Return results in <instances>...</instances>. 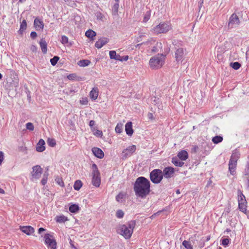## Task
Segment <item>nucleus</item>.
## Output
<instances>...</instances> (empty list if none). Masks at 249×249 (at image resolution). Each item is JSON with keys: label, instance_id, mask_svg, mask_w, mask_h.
Wrapping results in <instances>:
<instances>
[{"label": "nucleus", "instance_id": "nucleus-5", "mask_svg": "<svg viewBox=\"0 0 249 249\" xmlns=\"http://www.w3.org/2000/svg\"><path fill=\"white\" fill-rule=\"evenodd\" d=\"M171 29V25L167 23L162 22L154 27L152 31L156 34L166 33Z\"/></svg>", "mask_w": 249, "mask_h": 249}, {"label": "nucleus", "instance_id": "nucleus-28", "mask_svg": "<svg viewBox=\"0 0 249 249\" xmlns=\"http://www.w3.org/2000/svg\"><path fill=\"white\" fill-rule=\"evenodd\" d=\"M68 220L67 217L64 215L57 216L56 217V221L58 223H64Z\"/></svg>", "mask_w": 249, "mask_h": 249}, {"label": "nucleus", "instance_id": "nucleus-7", "mask_svg": "<svg viewBox=\"0 0 249 249\" xmlns=\"http://www.w3.org/2000/svg\"><path fill=\"white\" fill-rule=\"evenodd\" d=\"M117 231L126 239H129L133 233L132 230L129 229L127 226L125 225H120L118 228Z\"/></svg>", "mask_w": 249, "mask_h": 249}, {"label": "nucleus", "instance_id": "nucleus-36", "mask_svg": "<svg viewBox=\"0 0 249 249\" xmlns=\"http://www.w3.org/2000/svg\"><path fill=\"white\" fill-rule=\"evenodd\" d=\"M230 66L234 70H238L241 67V64L237 62H233V63H231Z\"/></svg>", "mask_w": 249, "mask_h": 249}, {"label": "nucleus", "instance_id": "nucleus-19", "mask_svg": "<svg viewBox=\"0 0 249 249\" xmlns=\"http://www.w3.org/2000/svg\"><path fill=\"white\" fill-rule=\"evenodd\" d=\"M34 26L36 30H42L44 27V24L42 20L36 18L34 20Z\"/></svg>", "mask_w": 249, "mask_h": 249}, {"label": "nucleus", "instance_id": "nucleus-64", "mask_svg": "<svg viewBox=\"0 0 249 249\" xmlns=\"http://www.w3.org/2000/svg\"><path fill=\"white\" fill-rule=\"evenodd\" d=\"M70 244H71V247L74 248V246L73 244L72 243H71V240Z\"/></svg>", "mask_w": 249, "mask_h": 249}, {"label": "nucleus", "instance_id": "nucleus-43", "mask_svg": "<svg viewBox=\"0 0 249 249\" xmlns=\"http://www.w3.org/2000/svg\"><path fill=\"white\" fill-rule=\"evenodd\" d=\"M135 226V221H131L129 222L128 225L127 226L129 229L132 230V232L133 231V229Z\"/></svg>", "mask_w": 249, "mask_h": 249}, {"label": "nucleus", "instance_id": "nucleus-11", "mask_svg": "<svg viewBox=\"0 0 249 249\" xmlns=\"http://www.w3.org/2000/svg\"><path fill=\"white\" fill-rule=\"evenodd\" d=\"M186 54V51L185 49L182 48L177 49L175 53V58L176 61L178 62H182L185 58Z\"/></svg>", "mask_w": 249, "mask_h": 249}, {"label": "nucleus", "instance_id": "nucleus-27", "mask_svg": "<svg viewBox=\"0 0 249 249\" xmlns=\"http://www.w3.org/2000/svg\"><path fill=\"white\" fill-rule=\"evenodd\" d=\"M96 33L93 30L89 29L85 33V36L90 39H93V37L95 36Z\"/></svg>", "mask_w": 249, "mask_h": 249}, {"label": "nucleus", "instance_id": "nucleus-62", "mask_svg": "<svg viewBox=\"0 0 249 249\" xmlns=\"http://www.w3.org/2000/svg\"><path fill=\"white\" fill-rule=\"evenodd\" d=\"M18 86V79H16V82H15V87H17Z\"/></svg>", "mask_w": 249, "mask_h": 249}, {"label": "nucleus", "instance_id": "nucleus-20", "mask_svg": "<svg viewBox=\"0 0 249 249\" xmlns=\"http://www.w3.org/2000/svg\"><path fill=\"white\" fill-rule=\"evenodd\" d=\"M45 143V142L43 139H40L36 147V151L39 152L44 151L45 149L44 146Z\"/></svg>", "mask_w": 249, "mask_h": 249}, {"label": "nucleus", "instance_id": "nucleus-29", "mask_svg": "<svg viewBox=\"0 0 249 249\" xmlns=\"http://www.w3.org/2000/svg\"><path fill=\"white\" fill-rule=\"evenodd\" d=\"M90 63V61L88 60H82L79 61L78 65L81 67H86Z\"/></svg>", "mask_w": 249, "mask_h": 249}, {"label": "nucleus", "instance_id": "nucleus-54", "mask_svg": "<svg viewBox=\"0 0 249 249\" xmlns=\"http://www.w3.org/2000/svg\"><path fill=\"white\" fill-rule=\"evenodd\" d=\"M75 77V75L74 74H71L68 76L69 79H73Z\"/></svg>", "mask_w": 249, "mask_h": 249}, {"label": "nucleus", "instance_id": "nucleus-55", "mask_svg": "<svg viewBox=\"0 0 249 249\" xmlns=\"http://www.w3.org/2000/svg\"><path fill=\"white\" fill-rule=\"evenodd\" d=\"M89 126L92 127V126H93L94 125H95V121H93V120H91L90 122H89Z\"/></svg>", "mask_w": 249, "mask_h": 249}, {"label": "nucleus", "instance_id": "nucleus-31", "mask_svg": "<svg viewBox=\"0 0 249 249\" xmlns=\"http://www.w3.org/2000/svg\"><path fill=\"white\" fill-rule=\"evenodd\" d=\"M223 141V137L220 136H216L212 139V141L214 143L217 144Z\"/></svg>", "mask_w": 249, "mask_h": 249}, {"label": "nucleus", "instance_id": "nucleus-24", "mask_svg": "<svg viewBox=\"0 0 249 249\" xmlns=\"http://www.w3.org/2000/svg\"><path fill=\"white\" fill-rule=\"evenodd\" d=\"M172 163L176 166L181 167L184 164V162L181 161V160L177 157H174L172 160Z\"/></svg>", "mask_w": 249, "mask_h": 249}, {"label": "nucleus", "instance_id": "nucleus-35", "mask_svg": "<svg viewBox=\"0 0 249 249\" xmlns=\"http://www.w3.org/2000/svg\"><path fill=\"white\" fill-rule=\"evenodd\" d=\"M26 26H27L26 21L25 19H24L20 24V28L19 29V32H20V33H22V32H23L26 29Z\"/></svg>", "mask_w": 249, "mask_h": 249}, {"label": "nucleus", "instance_id": "nucleus-60", "mask_svg": "<svg viewBox=\"0 0 249 249\" xmlns=\"http://www.w3.org/2000/svg\"><path fill=\"white\" fill-rule=\"evenodd\" d=\"M5 192L3 189L2 188H0V194H4Z\"/></svg>", "mask_w": 249, "mask_h": 249}, {"label": "nucleus", "instance_id": "nucleus-50", "mask_svg": "<svg viewBox=\"0 0 249 249\" xmlns=\"http://www.w3.org/2000/svg\"><path fill=\"white\" fill-rule=\"evenodd\" d=\"M4 160V154L2 151H0V165L1 164Z\"/></svg>", "mask_w": 249, "mask_h": 249}, {"label": "nucleus", "instance_id": "nucleus-42", "mask_svg": "<svg viewBox=\"0 0 249 249\" xmlns=\"http://www.w3.org/2000/svg\"><path fill=\"white\" fill-rule=\"evenodd\" d=\"M124 213L122 210H118L116 213V215L118 218H121L124 216Z\"/></svg>", "mask_w": 249, "mask_h": 249}, {"label": "nucleus", "instance_id": "nucleus-23", "mask_svg": "<svg viewBox=\"0 0 249 249\" xmlns=\"http://www.w3.org/2000/svg\"><path fill=\"white\" fill-rule=\"evenodd\" d=\"M126 194L123 192H120L116 196V200L119 203H122L125 200Z\"/></svg>", "mask_w": 249, "mask_h": 249}, {"label": "nucleus", "instance_id": "nucleus-37", "mask_svg": "<svg viewBox=\"0 0 249 249\" xmlns=\"http://www.w3.org/2000/svg\"><path fill=\"white\" fill-rule=\"evenodd\" d=\"M48 145L51 147H53L56 145V142L54 139L49 138L47 140Z\"/></svg>", "mask_w": 249, "mask_h": 249}, {"label": "nucleus", "instance_id": "nucleus-53", "mask_svg": "<svg viewBox=\"0 0 249 249\" xmlns=\"http://www.w3.org/2000/svg\"><path fill=\"white\" fill-rule=\"evenodd\" d=\"M30 36L33 39H34L37 36V34L35 32H32Z\"/></svg>", "mask_w": 249, "mask_h": 249}, {"label": "nucleus", "instance_id": "nucleus-41", "mask_svg": "<svg viewBox=\"0 0 249 249\" xmlns=\"http://www.w3.org/2000/svg\"><path fill=\"white\" fill-rule=\"evenodd\" d=\"M245 177L248 181V187H249V166L247 167V169L245 171Z\"/></svg>", "mask_w": 249, "mask_h": 249}, {"label": "nucleus", "instance_id": "nucleus-33", "mask_svg": "<svg viewBox=\"0 0 249 249\" xmlns=\"http://www.w3.org/2000/svg\"><path fill=\"white\" fill-rule=\"evenodd\" d=\"M182 245L186 249H193V246L190 244L189 241L184 240L182 242Z\"/></svg>", "mask_w": 249, "mask_h": 249}, {"label": "nucleus", "instance_id": "nucleus-30", "mask_svg": "<svg viewBox=\"0 0 249 249\" xmlns=\"http://www.w3.org/2000/svg\"><path fill=\"white\" fill-rule=\"evenodd\" d=\"M79 209V206L76 204H72L69 207V211L73 213L77 212Z\"/></svg>", "mask_w": 249, "mask_h": 249}, {"label": "nucleus", "instance_id": "nucleus-17", "mask_svg": "<svg viewBox=\"0 0 249 249\" xmlns=\"http://www.w3.org/2000/svg\"><path fill=\"white\" fill-rule=\"evenodd\" d=\"M92 152L94 155L98 158L102 159L104 156V153L100 148L93 147L92 148Z\"/></svg>", "mask_w": 249, "mask_h": 249}, {"label": "nucleus", "instance_id": "nucleus-61", "mask_svg": "<svg viewBox=\"0 0 249 249\" xmlns=\"http://www.w3.org/2000/svg\"><path fill=\"white\" fill-rule=\"evenodd\" d=\"M36 49V48L35 46H33L32 47H31V50L33 51H34Z\"/></svg>", "mask_w": 249, "mask_h": 249}, {"label": "nucleus", "instance_id": "nucleus-40", "mask_svg": "<svg viewBox=\"0 0 249 249\" xmlns=\"http://www.w3.org/2000/svg\"><path fill=\"white\" fill-rule=\"evenodd\" d=\"M59 58L58 56H55L50 60V62L53 66H54L57 63Z\"/></svg>", "mask_w": 249, "mask_h": 249}, {"label": "nucleus", "instance_id": "nucleus-1", "mask_svg": "<svg viewBox=\"0 0 249 249\" xmlns=\"http://www.w3.org/2000/svg\"><path fill=\"white\" fill-rule=\"evenodd\" d=\"M134 191L136 196L145 198L150 192V183L143 177L137 178L134 184Z\"/></svg>", "mask_w": 249, "mask_h": 249}, {"label": "nucleus", "instance_id": "nucleus-51", "mask_svg": "<svg viewBox=\"0 0 249 249\" xmlns=\"http://www.w3.org/2000/svg\"><path fill=\"white\" fill-rule=\"evenodd\" d=\"M48 178L47 177H43V178L42 179L41 182L42 185H45L47 181Z\"/></svg>", "mask_w": 249, "mask_h": 249}, {"label": "nucleus", "instance_id": "nucleus-2", "mask_svg": "<svg viewBox=\"0 0 249 249\" xmlns=\"http://www.w3.org/2000/svg\"><path fill=\"white\" fill-rule=\"evenodd\" d=\"M165 56L162 54H158L150 59L149 64L153 69H158L163 66Z\"/></svg>", "mask_w": 249, "mask_h": 249}, {"label": "nucleus", "instance_id": "nucleus-3", "mask_svg": "<svg viewBox=\"0 0 249 249\" xmlns=\"http://www.w3.org/2000/svg\"><path fill=\"white\" fill-rule=\"evenodd\" d=\"M240 157V154L235 152L231 155L229 162V170L231 175L235 174V170L237 166V162Z\"/></svg>", "mask_w": 249, "mask_h": 249}, {"label": "nucleus", "instance_id": "nucleus-45", "mask_svg": "<svg viewBox=\"0 0 249 249\" xmlns=\"http://www.w3.org/2000/svg\"><path fill=\"white\" fill-rule=\"evenodd\" d=\"M68 37L65 36H62L61 43L63 44H66L69 42Z\"/></svg>", "mask_w": 249, "mask_h": 249}, {"label": "nucleus", "instance_id": "nucleus-59", "mask_svg": "<svg viewBox=\"0 0 249 249\" xmlns=\"http://www.w3.org/2000/svg\"><path fill=\"white\" fill-rule=\"evenodd\" d=\"M49 175V174L48 172H45L44 174V175H43V177H47L48 178V176Z\"/></svg>", "mask_w": 249, "mask_h": 249}, {"label": "nucleus", "instance_id": "nucleus-47", "mask_svg": "<svg viewBox=\"0 0 249 249\" xmlns=\"http://www.w3.org/2000/svg\"><path fill=\"white\" fill-rule=\"evenodd\" d=\"M96 17L97 19L102 20L104 18V16L101 13L98 12L96 13Z\"/></svg>", "mask_w": 249, "mask_h": 249}, {"label": "nucleus", "instance_id": "nucleus-12", "mask_svg": "<svg viewBox=\"0 0 249 249\" xmlns=\"http://www.w3.org/2000/svg\"><path fill=\"white\" fill-rule=\"evenodd\" d=\"M31 172L32 179L33 180L34 179H38L42 173V168H41L40 166L37 165L33 166Z\"/></svg>", "mask_w": 249, "mask_h": 249}, {"label": "nucleus", "instance_id": "nucleus-46", "mask_svg": "<svg viewBox=\"0 0 249 249\" xmlns=\"http://www.w3.org/2000/svg\"><path fill=\"white\" fill-rule=\"evenodd\" d=\"M229 243V239L228 238H224L222 240V245L223 246H227Z\"/></svg>", "mask_w": 249, "mask_h": 249}, {"label": "nucleus", "instance_id": "nucleus-57", "mask_svg": "<svg viewBox=\"0 0 249 249\" xmlns=\"http://www.w3.org/2000/svg\"><path fill=\"white\" fill-rule=\"evenodd\" d=\"M122 58L123 59V61H127L128 59V56L125 55L123 57H122Z\"/></svg>", "mask_w": 249, "mask_h": 249}, {"label": "nucleus", "instance_id": "nucleus-39", "mask_svg": "<svg viewBox=\"0 0 249 249\" xmlns=\"http://www.w3.org/2000/svg\"><path fill=\"white\" fill-rule=\"evenodd\" d=\"M151 15L150 11H148L146 12L145 14L144 15V18H143V21L146 22H147L150 18Z\"/></svg>", "mask_w": 249, "mask_h": 249}, {"label": "nucleus", "instance_id": "nucleus-21", "mask_svg": "<svg viewBox=\"0 0 249 249\" xmlns=\"http://www.w3.org/2000/svg\"><path fill=\"white\" fill-rule=\"evenodd\" d=\"M109 56L111 59H113L116 60L123 61L122 56L119 54H117L115 51H110L109 53Z\"/></svg>", "mask_w": 249, "mask_h": 249}, {"label": "nucleus", "instance_id": "nucleus-26", "mask_svg": "<svg viewBox=\"0 0 249 249\" xmlns=\"http://www.w3.org/2000/svg\"><path fill=\"white\" fill-rule=\"evenodd\" d=\"M39 44L41 48L42 51L44 53H46L47 52V43L44 39L42 38Z\"/></svg>", "mask_w": 249, "mask_h": 249}, {"label": "nucleus", "instance_id": "nucleus-8", "mask_svg": "<svg viewBox=\"0 0 249 249\" xmlns=\"http://www.w3.org/2000/svg\"><path fill=\"white\" fill-rule=\"evenodd\" d=\"M239 209L242 212L246 211L247 201L245 196L240 190L237 191Z\"/></svg>", "mask_w": 249, "mask_h": 249}, {"label": "nucleus", "instance_id": "nucleus-16", "mask_svg": "<svg viewBox=\"0 0 249 249\" xmlns=\"http://www.w3.org/2000/svg\"><path fill=\"white\" fill-rule=\"evenodd\" d=\"M109 41V39L107 37L100 38L95 44V46L98 48H101L104 45Z\"/></svg>", "mask_w": 249, "mask_h": 249}, {"label": "nucleus", "instance_id": "nucleus-56", "mask_svg": "<svg viewBox=\"0 0 249 249\" xmlns=\"http://www.w3.org/2000/svg\"><path fill=\"white\" fill-rule=\"evenodd\" d=\"M147 117L150 120H152L154 119L153 114L151 113H148V114L147 115Z\"/></svg>", "mask_w": 249, "mask_h": 249}, {"label": "nucleus", "instance_id": "nucleus-6", "mask_svg": "<svg viewBox=\"0 0 249 249\" xmlns=\"http://www.w3.org/2000/svg\"><path fill=\"white\" fill-rule=\"evenodd\" d=\"M151 181L155 184L160 183L163 178L162 172L160 169H154L150 174Z\"/></svg>", "mask_w": 249, "mask_h": 249}, {"label": "nucleus", "instance_id": "nucleus-34", "mask_svg": "<svg viewBox=\"0 0 249 249\" xmlns=\"http://www.w3.org/2000/svg\"><path fill=\"white\" fill-rule=\"evenodd\" d=\"M123 126V124L122 123H118L115 127L116 132L121 133L122 132Z\"/></svg>", "mask_w": 249, "mask_h": 249}, {"label": "nucleus", "instance_id": "nucleus-22", "mask_svg": "<svg viewBox=\"0 0 249 249\" xmlns=\"http://www.w3.org/2000/svg\"><path fill=\"white\" fill-rule=\"evenodd\" d=\"M98 89L97 87L93 88L89 93L90 97L92 100H96L98 96Z\"/></svg>", "mask_w": 249, "mask_h": 249}, {"label": "nucleus", "instance_id": "nucleus-14", "mask_svg": "<svg viewBox=\"0 0 249 249\" xmlns=\"http://www.w3.org/2000/svg\"><path fill=\"white\" fill-rule=\"evenodd\" d=\"M162 172L163 177L165 178H170L173 177L175 173V169L172 167H167L165 168Z\"/></svg>", "mask_w": 249, "mask_h": 249}, {"label": "nucleus", "instance_id": "nucleus-4", "mask_svg": "<svg viewBox=\"0 0 249 249\" xmlns=\"http://www.w3.org/2000/svg\"><path fill=\"white\" fill-rule=\"evenodd\" d=\"M92 184L95 187H98L101 184L100 173L96 164L93 163L92 165Z\"/></svg>", "mask_w": 249, "mask_h": 249}, {"label": "nucleus", "instance_id": "nucleus-44", "mask_svg": "<svg viewBox=\"0 0 249 249\" xmlns=\"http://www.w3.org/2000/svg\"><path fill=\"white\" fill-rule=\"evenodd\" d=\"M26 128L30 131H33L34 129V126L32 123H28L26 124Z\"/></svg>", "mask_w": 249, "mask_h": 249}, {"label": "nucleus", "instance_id": "nucleus-48", "mask_svg": "<svg viewBox=\"0 0 249 249\" xmlns=\"http://www.w3.org/2000/svg\"><path fill=\"white\" fill-rule=\"evenodd\" d=\"M88 101L87 98H82L80 101V103L81 105H87L88 104Z\"/></svg>", "mask_w": 249, "mask_h": 249}, {"label": "nucleus", "instance_id": "nucleus-13", "mask_svg": "<svg viewBox=\"0 0 249 249\" xmlns=\"http://www.w3.org/2000/svg\"><path fill=\"white\" fill-rule=\"evenodd\" d=\"M136 150V146L133 145L124 149L122 152V158L123 159H126L130 156Z\"/></svg>", "mask_w": 249, "mask_h": 249}, {"label": "nucleus", "instance_id": "nucleus-25", "mask_svg": "<svg viewBox=\"0 0 249 249\" xmlns=\"http://www.w3.org/2000/svg\"><path fill=\"white\" fill-rule=\"evenodd\" d=\"M178 157L181 160H185L188 158V153L185 150L181 151L178 153Z\"/></svg>", "mask_w": 249, "mask_h": 249}, {"label": "nucleus", "instance_id": "nucleus-15", "mask_svg": "<svg viewBox=\"0 0 249 249\" xmlns=\"http://www.w3.org/2000/svg\"><path fill=\"white\" fill-rule=\"evenodd\" d=\"M19 229L23 232L28 235L32 234L35 231L34 229L30 226H20Z\"/></svg>", "mask_w": 249, "mask_h": 249}, {"label": "nucleus", "instance_id": "nucleus-63", "mask_svg": "<svg viewBox=\"0 0 249 249\" xmlns=\"http://www.w3.org/2000/svg\"><path fill=\"white\" fill-rule=\"evenodd\" d=\"M156 214H157L156 213L153 214V215H151L150 218H152V219L153 218L156 216Z\"/></svg>", "mask_w": 249, "mask_h": 249}, {"label": "nucleus", "instance_id": "nucleus-38", "mask_svg": "<svg viewBox=\"0 0 249 249\" xmlns=\"http://www.w3.org/2000/svg\"><path fill=\"white\" fill-rule=\"evenodd\" d=\"M119 8V2H116L113 7V14L116 15L117 14L118 10Z\"/></svg>", "mask_w": 249, "mask_h": 249}, {"label": "nucleus", "instance_id": "nucleus-10", "mask_svg": "<svg viewBox=\"0 0 249 249\" xmlns=\"http://www.w3.org/2000/svg\"><path fill=\"white\" fill-rule=\"evenodd\" d=\"M44 238L45 239V243L48 246L52 249H56V242L53 235L47 233L45 234Z\"/></svg>", "mask_w": 249, "mask_h": 249}, {"label": "nucleus", "instance_id": "nucleus-18", "mask_svg": "<svg viewBox=\"0 0 249 249\" xmlns=\"http://www.w3.org/2000/svg\"><path fill=\"white\" fill-rule=\"evenodd\" d=\"M125 130L126 133L129 136H131L133 134L134 131L132 128V123L131 122H127L125 125Z\"/></svg>", "mask_w": 249, "mask_h": 249}, {"label": "nucleus", "instance_id": "nucleus-9", "mask_svg": "<svg viewBox=\"0 0 249 249\" xmlns=\"http://www.w3.org/2000/svg\"><path fill=\"white\" fill-rule=\"evenodd\" d=\"M240 21L238 16L236 14H232L230 17L228 27L229 29L238 27L240 24Z\"/></svg>", "mask_w": 249, "mask_h": 249}, {"label": "nucleus", "instance_id": "nucleus-58", "mask_svg": "<svg viewBox=\"0 0 249 249\" xmlns=\"http://www.w3.org/2000/svg\"><path fill=\"white\" fill-rule=\"evenodd\" d=\"M45 231V229H44V228H40L39 229H38V233H41V232L42 231Z\"/></svg>", "mask_w": 249, "mask_h": 249}, {"label": "nucleus", "instance_id": "nucleus-49", "mask_svg": "<svg viewBox=\"0 0 249 249\" xmlns=\"http://www.w3.org/2000/svg\"><path fill=\"white\" fill-rule=\"evenodd\" d=\"M55 180L56 181V182L58 183V184L60 186H64V183L63 181H62V180L61 178H56L55 179Z\"/></svg>", "mask_w": 249, "mask_h": 249}, {"label": "nucleus", "instance_id": "nucleus-32", "mask_svg": "<svg viewBox=\"0 0 249 249\" xmlns=\"http://www.w3.org/2000/svg\"><path fill=\"white\" fill-rule=\"evenodd\" d=\"M82 186V182L80 180H77L75 182L73 187L75 190H79Z\"/></svg>", "mask_w": 249, "mask_h": 249}, {"label": "nucleus", "instance_id": "nucleus-52", "mask_svg": "<svg viewBox=\"0 0 249 249\" xmlns=\"http://www.w3.org/2000/svg\"><path fill=\"white\" fill-rule=\"evenodd\" d=\"M94 135H97L98 136H102L103 135V133L101 131L97 130L95 132Z\"/></svg>", "mask_w": 249, "mask_h": 249}]
</instances>
